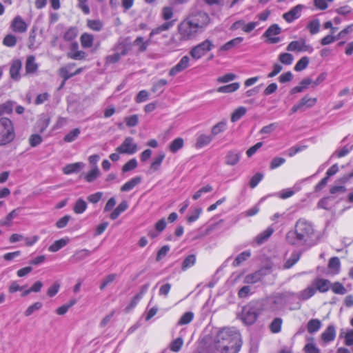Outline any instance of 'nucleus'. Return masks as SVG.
Segmentation results:
<instances>
[{"mask_svg":"<svg viewBox=\"0 0 353 353\" xmlns=\"http://www.w3.org/2000/svg\"><path fill=\"white\" fill-rule=\"evenodd\" d=\"M214 342L221 353H237L241 347L240 333L234 328L225 327L218 332Z\"/></svg>","mask_w":353,"mask_h":353,"instance_id":"obj_1","label":"nucleus"},{"mask_svg":"<svg viewBox=\"0 0 353 353\" xmlns=\"http://www.w3.org/2000/svg\"><path fill=\"white\" fill-rule=\"evenodd\" d=\"M177 32L178 35H173L165 43V46L170 48L179 47L183 43L194 39L201 32L185 19L178 25Z\"/></svg>","mask_w":353,"mask_h":353,"instance_id":"obj_2","label":"nucleus"},{"mask_svg":"<svg viewBox=\"0 0 353 353\" xmlns=\"http://www.w3.org/2000/svg\"><path fill=\"white\" fill-rule=\"evenodd\" d=\"M313 234V228L305 219H299L294 230L289 231L286 234V241L293 245H303Z\"/></svg>","mask_w":353,"mask_h":353,"instance_id":"obj_3","label":"nucleus"},{"mask_svg":"<svg viewBox=\"0 0 353 353\" xmlns=\"http://www.w3.org/2000/svg\"><path fill=\"white\" fill-rule=\"evenodd\" d=\"M15 138L13 123L6 117L0 119V146L10 143Z\"/></svg>","mask_w":353,"mask_h":353,"instance_id":"obj_4","label":"nucleus"},{"mask_svg":"<svg viewBox=\"0 0 353 353\" xmlns=\"http://www.w3.org/2000/svg\"><path fill=\"white\" fill-rule=\"evenodd\" d=\"M192 25H194L201 32L210 22V18L208 14L201 10L192 12L186 18Z\"/></svg>","mask_w":353,"mask_h":353,"instance_id":"obj_5","label":"nucleus"},{"mask_svg":"<svg viewBox=\"0 0 353 353\" xmlns=\"http://www.w3.org/2000/svg\"><path fill=\"white\" fill-rule=\"evenodd\" d=\"M130 50V43L126 40L119 41L114 48V50L116 51V52L113 54L107 56L105 58V63L107 64H111L118 62L121 56L125 55Z\"/></svg>","mask_w":353,"mask_h":353,"instance_id":"obj_6","label":"nucleus"},{"mask_svg":"<svg viewBox=\"0 0 353 353\" xmlns=\"http://www.w3.org/2000/svg\"><path fill=\"white\" fill-rule=\"evenodd\" d=\"M214 47V46L212 41L206 39L203 41L202 43L193 47L190 52V54L193 59L197 60L203 57L208 52L210 51Z\"/></svg>","mask_w":353,"mask_h":353,"instance_id":"obj_7","label":"nucleus"},{"mask_svg":"<svg viewBox=\"0 0 353 353\" xmlns=\"http://www.w3.org/2000/svg\"><path fill=\"white\" fill-rule=\"evenodd\" d=\"M259 314L256 304L250 303L243 308L242 320L245 323L252 325L256 321Z\"/></svg>","mask_w":353,"mask_h":353,"instance_id":"obj_8","label":"nucleus"},{"mask_svg":"<svg viewBox=\"0 0 353 353\" xmlns=\"http://www.w3.org/2000/svg\"><path fill=\"white\" fill-rule=\"evenodd\" d=\"M138 150L137 145L132 137H126L123 143L117 148L116 151L120 154H133Z\"/></svg>","mask_w":353,"mask_h":353,"instance_id":"obj_9","label":"nucleus"},{"mask_svg":"<svg viewBox=\"0 0 353 353\" xmlns=\"http://www.w3.org/2000/svg\"><path fill=\"white\" fill-rule=\"evenodd\" d=\"M281 32V28L277 24H273L267 29L263 36L268 39L270 43H276L280 41V39L274 36L279 34Z\"/></svg>","mask_w":353,"mask_h":353,"instance_id":"obj_10","label":"nucleus"},{"mask_svg":"<svg viewBox=\"0 0 353 353\" xmlns=\"http://www.w3.org/2000/svg\"><path fill=\"white\" fill-rule=\"evenodd\" d=\"M288 51H298V52H305L312 51V48L310 46L305 43L304 39H300L298 41H293L290 42L287 46Z\"/></svg>","mask_w":353,"mask_h":353,"instance_id":"obj_11","label":"nucleus"},{"mask_svg":"<svg viewBox=\"0 0 353 353\" xmlns=\"http://www.w3.org/2000/svg\"><path fill=\"white\" fill-rule=\"evenodd\" d=\"M190 59L188 56H183L179 61V62L169 72L170 76H175L176 74L183 71L190 65Z\"/></svg>","mask_w":353,"mask_h":353,"instance_id":"obj_12","label":"nucleus"},{"mask_svg":"<svg viewBox=\"0 0 353 353\" xmlns=\"http://www.w3.org/2000/svg\"><path fill=\"white\" fill-rule=\"evenodd\" d=\"M10 27L14 32L19 33L25 32L28 29V25L20 16L14 18Z\"/></svg>","mask_w":353,"mask_h":353,"instance_id":"obj_13","label":"nucleus"},{"mask_svg":"<svg viewBox=\"0 0 353 353\" xmlns=\"http://www.w3.org/2000/svg\"><path fill=\"white\" fill-rule=\"evenodd\" d=\"M303 6L302 5H297L290 11L285 13L283 16L284 19L288 23L292 22L294 19H298L301 16Z\"/></svg>","mask_w":353,"mask_h":353,"instance_id":"obj_14","label":"nucleus"},{"mask_svg":"<svg viewBox=\"0 0 353 353\" xmlns=\"http://www.w3.org/2000/svg\"><path fill=\"white\" fill-rule=\"evenodd\" d=\"M79 45L77 42L72 44L70 51L68 52L67 57L74 60H82L85 58V52L78 50Z\"/></svg>","mask_w":353,"mask_h":353,"instance_id":"obj_15","label":"nucleus"},{"mask_svg":"<svg viewBox=\"0 0 353 353\" xmlns=\"http://www.w3.org/2000/svg\"><path fill=\"white\" fill-rule=\"evenodd\" d=\"M22 67V63L19 59L14 60L10 68V77L14 80L18 81L20 79L19 72Z\"/></svg>","mask_w":353,"mask_h":353,"instance_id":"obj_16","label":"nucleus"},{"mask_svg":"<svg viewBox=\"0 0 353 353\" xmlns=\"http://www.w3.org/2000/svg\"><path fill=\"white\" fill-rule=\"evenodd\" d=\"M313 285L320 292H326L331 287L330 281L324 279H317L314 281Z\"/></svg>","mask_w":353,"mask_h":353,"instance_id":"obj_17","label":"nucleus"},{"mask_svg":"<svg viewBox=\"0 0 353 353\" xmlns=\"http://www.w3.org/2000/svg\"><path fill=\"white\" fill-rule=\"evenodd\" d=\"M265 274L263 270H258L252 274H248L244 279V283L248 284H254L264 276Z\"/></svg>","mask_w":353,"mask_h":353,"instance_id":"obj_18","label":"nucleus"},{"mask_svg":"<svg viewBox=\"0 0 353 353\" xmlns=\"http://www.w3.org/2000/svg\"><path fill=\"white\" fill-rule=\"evenodd\" d=\"M85 164L82 162H77L66 165L63 168V172L65 174H70L72 173L78 172L80 170L83 169Z\"/></svg>","mask_w":353,"mask_h":353,"instance_id":"obj_19","label":"nucleus"},{"mask_svg":"<svg viewBox=\"0 0 353 353\" xmlns=\"http://www.w3.org/2000/svg\"><path fill=\"white\" fill-rule=\"evenodd\" d=\"M174 24V21H170L163 23L158 27L152 30L150 33V38H152L154 35L161 33L162 32L167 31L170 29Z\"/></svg>","mask_w":353,"mask_h":353,"instance_id":"obj_20","label":"nucleus"},{"mask_svg":"<svg viewBox=\"0 0 353 353\" xmlns=\"http://www.w3.org/2000/svg\"><path fill=\"white\" fill-rule=\"evenodd\" d=\"M336 337V330L333 325H329L321 334V339L325 343L332 341Z\"/></svg>","mask_w":353,"mask_h":353,"instance_id":"obj_21","label":"nucleus"},{"mask_svg":"<svg viewBox=\"0 0 353 353\" xmlns=\"http://www.w3.org/2000/svg\"><path fill=\"white\" fill-rule=\"evenodd\" d=\"M91 254V252L87 249H82L77 250L74 252V254L71 257V261L73 263H78L83 259L88 257Z\"/></svg>","mask_w":353,"mask_h":353,"instance_id":"obj_22","label":"nucleus"},{"mask_svg":"<svg viewBox=\"0 0 353 353\" xmlns=\"http://www.w3.org/2000/svg\"><path fill=\"white\" fill-rule=\"evenodd\" d=\"M165 158L163 152L159 153L157 157L153 159V161L150 167V172L152 173L158 171L160 169L161 165Z\"/></svg>","mask_w":353,"mask_h":353,"instance_id":"obj_23","label":"nucleus"},{"mask_svg":"<svg viewBox=\"0 0 353 353\" xmlns=\"http://www.w3.org/2000/svg\"><path fill=\"white\" fill-rule=\"evenodd\" d=\"M128 202L126 201H123L110 214V219L112 220L117 219L122 212L128 209Z\"/></svg>","mask_w":353,"mask_h":353,"instance_id":"obj_24","label":"nucleus"},{"mask_svg":"<svg viewBox=\"0 0 353 353\" xmlns=\"http://www.w3.org/2000/svg\"><path fill=\"white\" fill-rule=\"evenodd\" d=\"M274 229L271 227L268 228L259 234L256 238L255 241L258 245H261L266 241L269 237L273 234Z\"/></svg>","mask_w":353,"mask_h":353,"instance_id":"obj_25","label":"nucleus"},{"mask_svg":"<svg viewBox=\"0 0 353 353\" xmlns=\"http://www.w3.org/2000/svg\"><path fill=\"white\" fill-rule=\"evenodd\" d=\"M301 257V253L299 252H293L290 258L288 259L283 265V269H290L296 264Z\"/></svg>","mask_w":353,"mask_h":353,"instance_id":"obj_26","label":"nucleus"},{"mask_svg":"<svg viewBox=\"0 0 353 353\" xmlns=\"http://www.w3.org/2000/svg\"><path fill=\"white\" fill-rule=\"evenodd\" d=\"M243 41V37H236V38H234V39L228 41L224 45H223L220 48V50H222V51L230 50H231V49H232L234 48L237 47L239 45L241 44V43Z\"/></svg>","mask_w":353,"mask_h":353,"instance_id":"obj_27","label":"nucleus"},{"mask_svg":"<svg viewBox=\"0 0 353 353\" xmlns=\"http://www.w3.org/2000/svg\"><path fill=\"white\" fill-rule=\"evenodd\" d=\"M80 42L83 48H91L94 43V36L91 34L83 33L80 37Z\"/></svg>","mask_w":353,"mask_h":353,"instance_id":"obj_28","label":"nucleus"},{"mask_svg":"<svg viewBox=\"0 0 353 353\" xmlns=\"http://www.w3.org/2000/svg\"><path fill=\"white\" fill-rule=\"evenodd\" d=\"M316 292V289L313 286H308L305 290L301 291L299 294H297L296 296L299 299L301 300H307L314 295Z\"/></svg>","mask_w":353,"mask_h":353,"instance_id":"obj_29","label":"nucleus"},{"mask_svg":"<svg viewBox=\"0 0 353 353\" xmlns=\"http://www.w3.org/2000/svg\"><path fill=\"white\" fill-rule=\"evenodd\" d=\"M101 174L100 170L97 165L92 168L87 174L84 175L85 180L88 183L94 181Z\"/></svg>","mask_w":353,"mask_h":353,"instance_id":"obj_30","label":"nucleus"},{"mask_svg":"<svg viewBox=\"0 0 353 353\" xmlns=\"http://www.w3.org/2000/svg\"><path fill=\"white\" fill-rule=\"evenodd\" d=\"M341 263L338 257H332L330 259L328 263V268L332 274H336L339 273Z\"/></svg>","mask_w":353,"mask_h":353,"instance_id":"obj_31","label":"nucleus"},{"mask_svg":"<svg viewBox=\"0 0 353 353\" xmlns=\"http://www.w3.org/2000/svg\"><path fill=\"white\" fill-rule=\"evenodd\" d=\"M74 65V63H68L65 66L61 68L59 70V76L64 79V81H67L70 77H73L72 73H70V70H71Z\"/></svg>","mask_w":353,"mask_h":353,"instance_id":"obj_32","label":"nucleus"},{"mask_svg":"<svg viewBox=\"0 0 353 353\" xmlns=\"http://www.w3.org/2000/svg\"><path fill=\"white\" fill-rule=\"evenodd\" d=\"M38 65L35 62V58L34 56H29L27 58L26 63V73H34L37 71Z\"/></svg>","mask_w":353,"mask_h":353,"instance_id":"obj_33","label":"nucleus"},{"mask_svg":"<svg viewBox=\"0 0 353 353\" xmlns=\"http://www.w3.org/2000/svg\"><path fill=\"white\" fill-rule=\"evenodd\" d=\"M239 87L240 83L235 82L218 88L217 92L220 93H232L237 90L239 88Z\"/></svg>","mask_w":353,"mask_h":353,"instance_id":"obj_34","label":"nucleus"},{"mask_svg":"<svg viewBox=\"0 0 353 353\" xmlns=\"http://www.w3.org/2000/svg\"><path fill=\"white\" fill-rule=\"evenodd\" d=\"M225 163L229 165H236L240 159V154L234 151L228 152L225 157Z\"/></svg>","mask_w":353,"mask_h":353,"instance_id":"obj_35","label":"nucleus"},{"mask_svg":"<svg viewBox=\"0 0 353 353\" xmlns=\"http://www.w3.org/2000/svg\"><path fill=\"white\" fill-rule=\"evenodd\" d=\"M141 181V178L140 176H136L134 178L131 179L129 181L126 182L124 185H123L121 188V190L122 192L130 191L133 189L137 185H138Z\"/></svg>","mask_w":353,"mask_h":353,"instance_id":"obj_36","label":"nucleus"},{"mask_svg":"<svg viewBox=\"0 0 353 353\" xmlns=\"http://www.w3.org/2000/svg\"><path fill=\"white\" fill-rule=\"evenodd\" d=\"M321 327V322L317 319H313L308 321L307 325V332L310 334L316 332Z\"/></svg>","mask_w":353,"mask_h":353,"instance_id":"obj_37","label":"nucleus"},{"mask_svg":"<svg viewBox=\"0 0 353 353\" xmlns=\"http://www.w3.org/2000/svg\"><path fill=\"white\" fill-rule=\"evenodd\" d=\"M251 256L249 250L244 251L239 254L234 260L232 265L234 267L240 265L243 261H245Z\"/></svg>","mask_w":353,"mask_h":353,"instance_id":"obj_38","label":"nucleus"},{"mask_svg":"<svg viewBox=\"0 0 353 353\" xmlns=\"http://www.w3.org/2000/svg\"><path fill=\"white\" fill-rule=\"evenodd\" d=\"M212 137L210 135L206 134H201L197 138V141L196 143V147L197 148H203L207 145H208L212 141Z\"/></svg>","mask_w":353,"mask_h":353,"instance_id":"obj_39","label":"nucleus"},{"mask_svg":"<svg viewBox=\"0 0 353 353\" xmlns=\"http://www.w3.org/2000/svg\"><path fill=\"white\" fill-rule=\"evenodd\" d=\"M14 102L8 101L0 105V116L12 113Z\"/></svg>","mask_w":353,"mask_h":353,"instance_id":"obj_40","label":"nucleus"},{"mask_svg":"<svg viewBox=\"0 0 353 353\" xmlns=\"http://www.w3.org/2000/svg\"><path fill=\"white\" fill-rule=\"evenodd\" d=\"M78 35V30L75 27H70L63 34V39L66 41L74 40Z\"/></svg>","mask_w":353,"mask_h":353,"instance_id":"obj_41","label":"nucleus"},{"mask_svg":"<svg viewBox=\"0 0 353 353\" xmlns=\"http://www.w3.org/2000/svg\"><path fill=\"white\" fill-rule=\"evenodd\" d=\"M168 82L165 79H160L155 82L152 88V91L154 93L161 94L164 90V87L167 85Z\"/></svg>","mask_w":353,"mask_h":353,"instance_id":"obj_42","label":"nucleus"},{"mask_svg":"<svg viewBox=\"0 0 353 353\" xmlns=\"http://www.w3.org/2000/svg\"><path fill=\"white\" fill-rule=\"evenodd\" d=\"M183 143L184 141L182 138H176L170 143L169 149L172 152L175 153L183 148Z\"/></svg>","mask_w":353,"mask_h":353,"instance_id":"obj_43","label":"nucleus"},{"mask_svg":"<svg viewBox=\"0 0 353 353\" xmlns=\"http://www.w3.org/2000/svg\"><path fill=\"white\" fill-rule=\"evenodd\" d=\"M86 202L82 199H79L74 204L73 210L76 214H82L86 210Z\"/></svg>","mask_w":353,"mask_h":353,"instance_id":"obj_44","label":"nucleus"},{"mask_svg":"<svg viewBox=\"0 0 353 353\" xmlns=\"http://www.w3.org/2000/svg\"><path fill=\"white\" fill-rule=\"evenodd\" d=\"M81 130L79 128H74L69 132L63 138L65 142L71 143L76 140L80 134Z\"/></svg>","mask_w":353,"mask_h":353,"instance_id":"obj_45","label":"nucleus"},{"mask_svg":"<svg viewBox=\"0 0 353 353\" xmlns=\"http://www.w3.org/2000/svg\"><path fill=\"white\" fill-rule=\"evenodd\" d=\"M196 263V256L194 254L188 256L182 263V270L185 271L188 268L192 267Z\"/></svg>","mask_w":353,"mask_h":353,"instance_id":"obj_46","label":"nucleus"},{"mask_svg":"<svg viewBox=\"0 0 353 353\" xmlns=\"http://www.w3.org/2000/svg\"><path fill=\"white\" fill-rule=\"evenodd\" d=\"M247 110L245 107L241 106L236 108L232 114L231 121L236 122L245 114Z\"/></svg>","mask_w":353,"mask_h":353,"instance_id":"obj_47","label":"nucleus"},{"mask_svg":"<svg viewBox=\"0 0 353 353\" xmlns=\"http://www.w3.org/2000/svg\"><path fill=\"white\" fill-rule=\"evenodd\" d=\"M283 321L281 318H275L270 325V329L272 333H279L281 330Z\"/></svg>","mask_w":353,"mask_h":353,"instance_id":"obj_48","label":"nucleus"},{"mask_svg":"<svg viewBox=\"0 0 353 353\" xmlns=\"http://www.w3.org/2000/svg\"><path fill=\"white\" fill-rule=\"evenodd\" d=\"M67 241L61 239L54 241L48 248L49 251L55 252L63 248L67 244Z\"/></svg>","mask_w":353,"mask_h":353,"instance_id":"obj_49","label":"nucleus"},{"mask_svg":"<svg viewBox=\"0 0 353 353\" xmlns=\"http://www.w3.org/2000/svg\"><path fill=\"white\" fill-rule=\"evenodd\" d=\"M88 27L94 31H100L103 28V23L99 20L88 19L87 21Z\"/></svg>","mask_w":353,"mask_h":353,"instance_id":"obj_50","label":"nucleus"},{"mask_svg":"<svg viewBox=\"0 0 353 353\" xmlns=\"http://www.w3.org/2000/svg\"><path fill=\"white\" fill-rule=\"evenodd\" d=\"M302 108L303 107H306L307 108L313 107L316 103V98H311L308 96H305L301 99V100L299 101Z\"/></svg>","mask_w":353,"mask_h":353,"instance_id":"obj_51","label":"nucleus"},{"mask_svg":"<svg viewBox=\"0 0 353 353\" xmlns=\"http://www.w3.org/2000/svg\"><path fill=\"white\" fill-rule=\"evenodd\" d=\"M332 292L337 294H345L347 292L346 289L345 287L339 282H335L332 284H331L330 287Z\"/></svg>","mask_w":353,"mask_h":353,"instance_id":"obj_52","label":"nucleus"},{"mask_svg":"<svg viewBox=\"0 0 353 353\" xmlns=\"http://www.w3.org/2000/svg\"><path fill=\"white\" fill-rule=\"evenodd\" d=\"M226 129V122L221 121L214 125L212 128L211 133L213 136H216L219 133L225 131Z\"/></svg>","mask_w":353,"mask_h":353,"instance_id":"obj_53","label":"nucleus"},{"mask_svg":"<svg viewBox=\"0 0 353 353\" xmlns=\"http://www.w3.org/2000/svg\"><path fill=\"white\" fill-rule=\"evenodd\" d=\"M194 318V314L192 312H187L183 314L178 321V325H183L190 323Z\"/></svg>","mask_w":353,"mask_h":353,"instance_id":"obj_54","label":"nucleus"},{"mask_svg":"<svg viewBox=\"0 0 353 353\" xmlns=\"http://www.w3.org/2000/svg\"><path fill=\"white\" fill-rule=\"evenodd\" d=\"M149 43L150 40L144 41L143 38L141 37H138L134 41V44L139 47V50L141 52H144L147 50Z\"/></svg>","mask_w":353,"mask_h":353,"instance_id":"obj_55","label":"nucleus"},{"mask_svg":"<svg viewBox=\"0 0 353 353\" xmlns=\"http://www.w3.org/2000/svg\"><path fill=\"white\" fill-rule=\"evenodd\" d=\"M49 123L50 119L48 118H41L37 122V131L43 133L48 128Z\"/></svg>","mask_w":353,"mask_h":353,"instance_id":"obj_56","label":"nucleus"},{"mask_svg":"<svg viewBox=\"0 0 353 353\" xmlns=\"http://www.w3.org/2000/svg\"><path fill=\"white\" fill-rule=\"evenodd\" d=\"M183 344V340L181 337H179L173 341L170 344V350L172 352H178Z\"/></svg>","mask_w":353,"mask_h":353,"instance_id":"obj_57","label":"nucleus"},{"mask_svg":"<svg viewBox=\"0 0 353 353\" xmlns=\"http://www.w3.org/2000/svg\"><path fill=\"white\" fill-rule=\"evenodd\" d=\"M308 63L309 59L307 57H303L296 63L294 70L296 71H301L307 66Z\"/></svg>","mask_w":353,"mask_h":353,"instance_id":"obj_58","label":"nucleus"},{"mask_svg":"<svg viewBox=\"0 0 353 353\" xmlns=\"http://www.w3.org/2000/svg\"><path fill=\"white\" fill-rule=\"evenodd\" d=\"M279 59L283 64L290 65L294 60V57L290 53H282L279 55Z\"/></svg>","mask_w":353,"mask_h":353,"instance_id":"obj_59","label":"nucleus"},{"mask_svg":"<svg viewBox=\"0 0 353 353\" xmlns=\"http://www.w3.org/2000/svg\"><path fill=\"white\" fill-rule=\"evenodd\" d=\"M320 22L318 19H314L311 21L307 28L312 34H316L319 31Z\"/></svg>","mask_w":353,"mask_h":353,"instance_id":"obj_60","label":"nucleus"},{"mask_svg":"<svg viewBox=\"0 0 353 353\" xmlns=\"http://www.w3.org/2000/svg\"><path fill=\"white\" fill-rule=\"evenodd\" d=\"M117 275L116 274H110L104 278L101 285L100 290H103L105 287L112 283L117 278Z\"/></svg>","mask_w":353,"mask_h":353,"instance_id":"obj_61","label":"nucleus"},{"mask_svg":"<svg viewBox=\"0 0 353 353\" xmlns=\"http://www.w3.org/2000/svg\"><path fill=\"white\" fill-rule=\"evenodd\" d=\"M3 43L8 47H14L17 43V38L12 34H8L4 37Z\"/></svg>","mask_w":353,"mask_h":353,"instance_id":"obj_62","label":"nucleus"},{"mask_svg":"<svg viewBox=\"0 0 353 353\" xmlns=\"http://www.w3.org/2000/svg\"><path fill=\"white\" fill-rule=\"evenodd\" d=\"M137 167V161L135 159H132L128 161L122 168L124 172L131 171Z\"/></svg>","mask_w":353,"mask_h":353,"instance_id":"obj_63","label":"nucleus"},{"mask_svg":"<svg viewBox=\"0 0 353 353\" xmlns=\"http://www.w3.org/2000/svg\"><path fill=\"white\" fill-rule=\"evenodd\" d=\"M353 150V145H345L343 148L339 150H337L334 152V154L336 155L338 158H341L350 153V151Z\"/></svg>","mask_w":353,"mask_h":353,"instance_id":"obj_64","label":"nucleus"}]
</instances>
